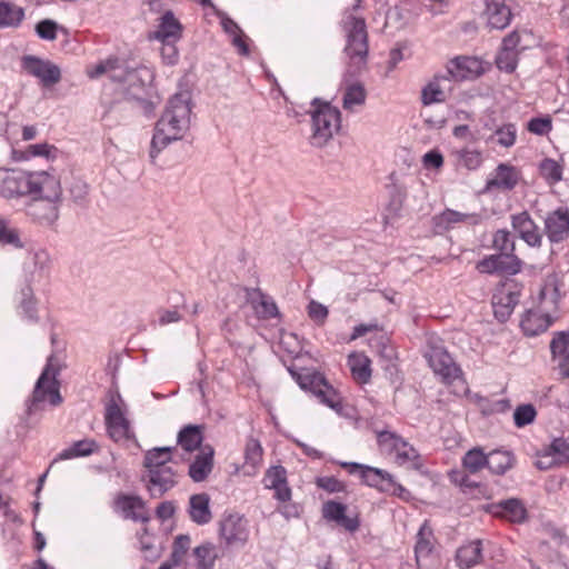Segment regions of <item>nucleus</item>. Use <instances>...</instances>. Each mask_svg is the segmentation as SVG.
Instances as JSON below:
<instances>
[{"instance_id": "2eb2a0df", "label": "nucleus", "mask_w": 569, "mask_h": 569, "mask_svg": "<svg viewBox=\"0 0 569 569\" xmlns=\"http://www.w3.org/2000/svg\"><path fill=\"white\" fill-rule=\"evenodd\" d=\"M113 507L116 511L122 513L124 519L136 522H148L150 520L146 501L140 496L119 493L114 498Z\"/></svg>"}, {"instance_id": "dca6fc26", "label": "nucleus", "mask_w": 569, "mask_h": 569, "mask_svg": "<svg viewBox=\"0 0 569 569\" xmlns=\"http://www.w3.org/2000/svg\"><path fill=\"white\" fill-rule=\"evenodd\" d=\"M491 30H503L512 20V11L507 0H485V10L481 14Z\"/></svg>"}, {"instance_id": "f8f14e48", "label": "nucleus", "mask_w": 569, "mask_h": 569, "mask_svg": "<svg viewBox=\"0 0 569 569\" xmlns=\"http://www.w3.org/2000/svg\"><path fill=\"white\" fill-rule=\"evenodd\" d=\"M219 533L228 547H242L249 539L248 521L239 513H229L221 519Z\"/></svg>"}, {"instance_id": "393cba45", "label": "nucleus", "mask_w": 569, "mask_h": 569, "mask_svg": "<svg viewBox=\"0 0 569 569\" xmlns=\"http://www.w3.org/2000/svg\"><path fill=\"white\" fill-rule=\"evenodd\" d=\"M213 449L202 447L194 460L190 463L188 475L194 482L204 481L213 469Z\"/></svg>"}, {"instance_id": "680f3d73", "label": "nucleus", "mask_w": 569, "mask_h": 569, "mask_svg": "<svg viewBox=\"0 0 569 569\" xmlns=\"http://www.w3.org/2000/svg\"><path fill=\"white\" fill-rule=\"evenodd\" d=\"M527 129L529 132L538 134V136H545L548 134L552 129V122L550 117H538L532 118L528 124Z\"/></svg>"}, {"instance_id": "4d7b16f0", "label": "nucleus", "mask_w": 569, "mask_h": 569, "mask_svg": "<svg viewBox=\"0 0 569 569\" xmlns=\"http://www.w3.org/2000/svg\"><path fill=\"white\" fill-rule=\"evenodd\" d=\"M315 396L331 409H339L341 407L340 399L336 392V390L326 381V386H321V388L317 389Z\"/></svg>"}, {"instance_id": "a18cd8bd", "label": "nucleus", "mask_w": 569, "mask_h": 569, "mask_svg": "<svg viewBox=\"0 0 569 569\" xmlns=\"http://www.w3.org/2000/svg\"><path fill=\"white\" fill-rule=\"evenodd\" d=\"M396 453V461L400 466L410 465L415 468L418 467L419 453L418 451L403 440L393 451Z\"/></svg>"}, {"instance_id": "1a4fd4ad", "label": "nucleus", "mask_w": 569, "mask_h": 569, "mask_svg": "<svg viewBox=\"0 0 569 569\" xmlns=\"http://www.w3.org/2000/svg\"><path fill=\"white\" fill-rule=\"evenodd\" d=\"M122 397L120 393L113 395L106 406L104 421L109 437L116 441H127L133 438L130 421L122 409Z\"/></svg>"}, {"instance_id": "9b49d317", "label": "nucleus", "mask_w": 569, "mask_h": 569, "mask_svg": "<svg viewBox=\"0 0 569 569\" xmlns=\"http://www.w3.org/2000/svg\"><path fill=\"white\" fill-rule=\"evenodd\" d=\"M487 455L480 447H475L462 457L463 470H452L449 473L450 480L461 487L473 488L477 483L471 481L469 475H475L486 467Z\"/></svg>"}, {"instance_id": "5fc2aeb1", "label": "nucleus", "mask_w": 569, "mask_h": 569, "mask_svg": "<svg viewBox=\"0 0 569 569\" xmlns=\"http://www.w3.org/2000/svg\"><path fill=\"white\" fill-rule=\"evenodd\" d=\"M190 543L191 540L188 535L177 536L172 545V552L169 560H171L173 565H180L190 548Z\"/></svg>"}, {"instance_id": "f03ea898", "label": "nucleus", "mask_w": 569, "mask_h": 569, "mask_svg": "<svg viewBox=\"0 0 569 569\" xmlns=\"http://www.w3.org/2000/svg\"><path fill=\"white\" fill-rule=\"evenodd\" d=\"M191 110V93L189 91L177 92L168 100L151 140L150 158L152 161L169 143L180 140L189 130Z\"/></svg>"}, {"instance_id": "79ce46f5", "label": "nucleus", "mask_w": 569, "mask_h": 569, "mask_svg": "<svg viewBox=\"0 0 569 569\" xmlns=\"http://www.w3.org/2000/svg\"><path fill=\"white\" fill-rule=\"evenodd\" d=\"M218 16L221 19V26L223 30L230 36H232V44L238 48L240 54L248 56L249 48L240 36V27L231 18L227 17V14L219 13Z\"/></svg>"}, {"instance_id": "bb28decb", "label": "nucleus", "mask_w": 569, "mask_h": 569, "mask_svg": "<svg viewBox=\"0 0 569 569\" xmlns=\"http://www.w3.org/2000/svg\"><path fill=\"white\" fill-rule=\"evenodd\" d=\"M518 303V295L516 292H499L492 297V308L495 318L500 322H506L511 316L516 305Z\"/></svg>"}, {"instance_id": "72a5a7b5", "label": "nucleus", "mask_w": 569, "mask_h": 569, "mask_svg": "<svg viewBox=\"0 0 569 569\" xmlns=\"http://www.w3.org/2000/svg\"><path fill=\"white\" fill-rule=\"evenodd\" d=\"M178 445L187 452H192L200 448L203 440L200 426L189 425L178 433Z\"/></svg>"}, {"instance_id": "20e7f679", "label": "nucleus", "mask_w": 569, "mask_h": 569, "mask_svg": "<svg viewBox=\"0 0 569 569\" xmlns=\"http://www.w3.org/2000/svg\"><path fill=\"white\" fill-rule=\"evenodd\" d=\"M36 187L30 193V202L27 204V214L41 226H52L59 218V207L62 200L60 180L48 172V179Z\"/></svg>"}, {"instance_id": "c85d7f7f", "label": "nucleus", "mask_w": 569, "mask_h": 569, "mask_svg": "<svg viewBox=\"0 0 569 569\" xmlns=\"http://www.w3.org/2000/svg\"><path fill=\"white\" fill-rule=\"evenodd\" d=\"M391 476L392 475L383 469L367 466L363 468L360 479L366 486L375 488L378 491L385 493L389 491V487L392 486Z\"/></svg>"}, {"instance_id": "a211bd4d", "label": "nucleus", "mask_w": 569, "mask_h": 569, "mask_svg": "<svg viewBox=\"0 0 569 569\" xmlns=\"http://www.w3.org/2000/svg\"><path fill=\"white\" fill-rule=\"evenodd\" d=\"M511 227L529 247L539 248L542 243V234L538 224L532 220L528 211L512 214Z\"/></svg>"}, {"instance_id": "e433bc0d", "label": "nucleus", "mask_w": 569, "mask_h": 569, "mask_svg": "<svg viewBox=\"0 0 569 569\" xmlns=\"http://www.w3.org/2000/svg\"><path fill=\"white\" fill-rule=\"evenodd\" d=\"M289 371L301 389L310 391L313 395L321 386H326L325 377L318 372H297L292 369H289Z\"/></svg>"}, {"instance_id": "13d9d810", "label": "nucleus", "mask_w": 569, "mask_h": 569, "mask_svg": "<svg viewBox=\"0 0 569 569\" xmlns=\"http://www.w3.org/2000/svg\"><path fill=\"white\" fill-rule=\"evenodd\" d=\"M246 462L256 466L262 459V447L259 440L256 438H248L244 449Z\"/></svg>"}, {"instance_id": "4be33fe9", "label": "nucleus", "mask_w": 569, "mask_h": 569, "mask_svg": "<svg viewBox=\"0 0 569 569\" xmlns=\"http://www.w3.org/2000/svg\"><path fill=\"white\" fill-rule=\"evenodd\" d=\"M247 301L251 305L258 318L268 320L279 317V310L274 300L263 293L259 288L247 289Z\"/></svg>"}, {"instance_id": "a878e982", "label": "nucleus", "mask_w": 569, "mask_h": 569, "mask_svg": "<svg viewBox=\"0 0 569 569\" xmlns=\"http://www.w3.org/2000/svg\"><path fill=\"white\" fill-rule=\"evenodd\" d=\"M210 498L207 493L192 495L189 499V516L190 519L197 525H207L212 519L210 510Z\"/></svg>"}, {"instance_id": "39448f33", "label": "nucleus", "mask_w": 569, "mask_h": 569, "mask_svg": "<svg viewBox=\"0 0 569 569\" xmlns=\"http://www.w3.org/2000/svg\"><path fill=\"white\" fill-rule=\"evenodd\" d=\"M62 369L61 361L52 353L48 357L47 363L38 378L32 396L26 401V415L28 418L44 410L47 399L51 406L62 402L60 383L57 379Z\"/></svg>"}, {"instance_id": "f3484780", "label": "nucleus", "mask_w": 569, "mask_h": 569, "mask_svg": "<svg viewBox=\"0 0 569 569\" xmlns=\"http://www.w3.org/2000/svg\"><path fill=\"white\" fill-rule=\"evenodd\" d=\"M545 231L550 242L558 243L569 237V208L559 207L545 219Z\"/></svg>"}, {"instance_id": "bf43d9fd", "label": "nucleus", "mask_w": 569, "mask_h": 569, "mask_svg": "<svg viewBox=\"0 0 569 569\" xmlns=\"http://www.w3.org/2000/svg\"><path fill=\"white\" fill-rule=\"evenodd\" d=\"M346 511H347L346 505H343L341 502L333 501V500L327 501L326 503H323V507H322V516L328 521L338 522V520H340L342 518V516L346 513Z\"/></svg>"}, {"instance_id": "b1692460", "label": "nucleus", "mask_w": 569, "mask_h": 569, "mask_svg": "<svg viewBox=\"0 0 569 569\" xmlns=\"http://www.w3.org/2000/svg\"><path fill=\"white\" fill-rule=\"evenodd\" d=\"M50 256L46 250L33 252L29 261L24 263V273L27 283L40 281L47 278L50 271Z\"/></svg>"}, {"instance_id": "5701e85b", "label": "nucleus", "mask_w": 569, "mask_h": 569, "mask_svg": "<svg viewBox=\"0 0 569 569\" xmlns=\"http://www.w3.org/2000/svg\"><path fill=\"white\" fill-rule=\"evenodd\" d=\"M519 171L511 164L499 163L495 170L493 176L487 180V190H512L519 181Z\"/></svg>"}, {"instance_id": "aec40b11", "label": "nucleus", "mask_w": 569, "mask_h": 569, "mask_svg": "<svg viewBox=\"0 0 569 569\" xmlns=\"http://www.w3.org/2000/svg\"><path fill=\"white\" fill-rule=\"evenodd\" d=\"M488 510L495 517L506 519L510 522L521 523L527 519V509L520 499L509 498L489 505Z\"/></svg>"}, {"instance_id": "49530a36", "label": "nucleus", "mask_w": 569, "mask_h": 569, "mask_svg": "<svg viewBox=\"0 0 569 569\" xmlns=\"http://www.w3.org/2000/svg\"><path fill=\"white\" fill-rule=\"evenodd\" d=\"M519 53L501 47L496 56V66L499 70L512 73L518 66Z\"/></svg>"}, {"instance_id": "603ef678", "label": "nucleus", "mask_w": 569, "mask_h": 569, "mask_svg": "<svg viewBox=\"0 0 569 569\" xmlns=\"http://www.w3.org/2000/svg\"><path fill=\"white\" fill-rule=\"evenodd\" d=\"M540 172L550 183H557L562 179V167L550 158H546L541 161Z\"/></svg>"}, {"instance_id": "37998d69", "label": "nucleus", "mask_w": 569, "mask_h": 569, "mask_svg": "<svg viewBox=\"0 0 569 569\" xmlns=\"http://www.w3.org/2000/svg\"><path fill=\"white\" fill-rule=\"evenodd\" d=\"M545 458H552L558 466L569 462V443L563 438H556L550 443Z\"/></svg>"}, {"instance_id": "0e129e2a", "label": "nucleus", "mask_w": 569, "mask_h": 569, "mask_svg": "<svg viewBox=\"0 0 569 569\" xmlns=\"http://www.w3.org/2000/svg\"><path fill=\"white\" fill-rule=\"evenodd\" d=\"M316 485L318 488H321L330 493L343 492L346 490L345 483L335 477H318L316 479Z\"/></svg>"}, {"instance_id": "7ed1b4c3", "label": "nucleus", "mask_w": 569, "mask_h": 569, "mask_svg": "<svg viewBox=\"0 0 569 569\" xmlns=\"http://www.w3.org/2000/svg\"><path fill=\"white\" fill-rule=\"evenodd\" d=\"M172 450V447H157L144 453L146 472L141 480L153 499L161 498L178 485V472L170 465Z\"/></svg>"}, {"instance_id": "f257e3e1", "label": "nucleus", "mask_w": 569, "mask_h": 569, "mask_svg": "<svg viewBox=\"0 0 569 569\" xmlns=\"http://www.w3.org/2000/svg\"><path fill=\"white\" fill-rule=\"evenodd\" d=\"M102 74H107L111 81L118 83L124 98L134 101L146 114L153 111L154 106L150 101L149 87L146 82L151 74L147 68H132L119 58H108L88 71V76L92 79Z\"/></svg>"}, {"instance_id": "4468645a", "label": "nucleus", "mask_w": 569, "mask_h": 569, "mask_svg": "<svg viewBox=\"0 0 569 569\" xmlns=\"http://www.w3.org/2000/svg\"><path fill=\"white\" fill-rule=\"evenodd\" d=\"M182 33L183 26L171 10H167L157 19L154 30L149 32L148 39L158 42L179 41Z\"/></svg>"}, {"instance_id": "6e6d98bb", "label": "nucleus", "mask_w": 569, "mask_h": 569, "mask_svg": "<svg viewBox=\"0 0 569 569\" xmlns=\"http://www.w3.org/2000/svg\"><path fill=\"white\" fill-rule=\"evenodd\" d=\"M287 482V471L282 466H274L267 470L263 483L267 489H273Z\"/></svg>"}, {"instance_id": "69168bd1", "label": "nucleus", "mask_w": 569, "mask_h": 569, "mask_svg": "<svg viewBox=\"0 0 569 569\" xmlns=\"http://www.w3.org/2000/svg\"><path fill=\"white\" fill-rule=\"evenodd\" d=\"M405 439L398 436L395 432L390 431H380L378 432V443L381 448L395 451V449Z\"/></svg>"}, {"instance_id": "864d4df0", "label": "nucleus", "mask_w": 569, "mask_h": 569, "mask_svg": "<svg viewBox=\"0 0 569 569\" xmlns=\"http://www.w3.org/2000/svg\"><path fill=\"white\" fill-rule=\"evenodd\" d=\"M537 411L533 405L525 403L515 409L513 421L518 428H522L532 423L536 419Z\"/></svg>"}, {"instance_id": "052dcab7", "label": "nucleus", "mask_w": 569, "mask_h": 569, "mask_svg": "<svg viewBox=\"0 0 569 569\" xmlns=\"http://www.w3.org/2000/svg\"><path fill=\"white\" fill-rule=\"evenodd\" d=\"M58 24L50 19H44L36 24V33L39 38L52 41L57 38Z\"/></svg>"}, {"instance_id": "6e6552de", "label": "nucleus", "mask_w": 569, "mask_h": 569, "mask_svg": "<svg viewBox=\"0 0 569 569\" xmlns=\"http://www.w3.org/2000/svg\"><path fill=\"white\" fill-rule=\"evenodd\" d=\"M48 179L47 171H22L0 168V196L7 199L29 196Z\"/></svg>"}, {"instance_id": "de8ad7c7", "label": "nucleus", "mask_w": 569, "mask_h": 569, "mask_svg": "<svg viewBox=\"0 0 569 569\" xmlns=\"http://www.w3.org/2000/svg\"><path fill=\"white\" fill-rule=\"evenodd\" d=\"M492 249L501 253H515L516 243L511 237V233L507 229H499L493 233Z\"/></svg>"}, {"instance_id": "f704fd0d", "label": "nucleus", "mask_w": 569, "mask_h": 569, "mask_svg": "<svg viewBox=\"0 0 569 569\" xmlns=\"http://www.w3.org/2000/svg\"><path fill=\"white\" fill-rule=\"evenodd\" d=\"M98 449V446L94 440L91 439H82L73 442L70 447L63 449L54 461L58 460H68L78 457H87L93 453Z\"/></svg>"}, {"instance_id": "3c124183", "label": "nucleus", "mask_w": 569, "mask_h": 569, "mask_svg": "<svg viewBox=\"0 0 569 569\" xmlns=\"http://www.w3.org/2000/svg\"><path fill=\"white\" fill-rule=\"evenodd\" d=\"M0 246H12L14 248L23 247L19 231L10 227L3 219H0Z\"/></svg>"}, {"instance_id": "58836bf2", "label": "nucleus", "mask_w": 569, "mask_h": 569, "mask_svg": "<svg viewBox=\"0 0 569 569\" xmlns=\"http://www.w3.org/2000/svg\"><path fill=\"white\" fill-rule=\"evenodd\" d=\"M495 256L497 259L498 274L515 276L521 271L522 261L516 253L497 252Z\"/></svg>"}, {"instance_id": "473e14b6", "label": "nucleus", "mask_w": 569, "mask_h": 569, "mask_svg": "<svg viewBox=\"0 0 569 569\" xmlns=\"http://www.w3.org/2000/svg\"><path fill=\"white\" fill-rule=\"evenodd\" d=\"M19 313L30 322H38L37 313V300L33 295V290L29 283H27L19 292Z\"/></svg>"}, {"instance_id": "0eeeda50", "label": "nucleus", "mask_w": 569, "mask_h": 569, "mask_svg": "<svg viewBox=\"0 0 569 569\" xmlns=\"http://www.w3.org/2000/svg\"><path fill=\"white\" fill-rule=\"evenodd\" d=\"M312 110L309 112L312 121L311 144L323 147L340 129L341 113L329 102L315 98L311 101Z\"/></svg>"}, {"instance_id": "e2e57ef3", "label": "nucleus", "mask_w": 569, "mask_h": 569, "mask_svg": "<svg viewBox=\"0 0 569 569\" xmlns=\"http://www.w3.org/2000/svg\"><path fill=\"white\" fill-rule=\"evenodd\" d=\"M177 42L178 41L160 42L162 44L160 54H161V59H162L163 63H166L168 66H174L178 63L179 51L176 46Z\"/></svg>"}, {"instance_id": "423d86ee", "label": "nucleus", "mask_w": 569, "mask_h": 569, "mask_svg": "<svg viewBox=\"0 0 569 569\" xmlns=\"http://www.w3.org/2000/svg\"><path fill=\"white\" fill-rule=\"evenodd\" d=\"M341 28L346 37L343 52L349 59L348 72H359L366 67L369 52L366 20L346 11Z\"/></svg>"}, {"instance_id": "6ab92c4d", "label": "nucleus", "mask_w": 569, "mask_h": 569, "mask_svg": "<svg viewBox=\"0 0 569 569\" xmlns=\"http://www.w3.org/2000/svg\"><path fill=\"white\" fill-rule=\"evenodd\" d=\"M481 216L478 213H462L452 209H446L432 218V228L436 233L442 234L457 223L463 222L477 226L481 222Z\"/></svg>"}, {"instance_id": "338daca9", "label": "nucleus", "mask_w": 569, "mask_h": 569, "mask_svg": "<svg viewBox=\"0 0 569 569\" xmlns=\"http://www.w3.org/2000/svg\"><path fill=\"white\" fill-rule=\"evenodd\" d=\"M328 313V308L318 301L312 300L308 306V316L319 325L326 321Z\"/></svg>"}, {"instance_id": "ddd939ff", "label": "nucleus", "mask_w": 569, "mask_h": 569, "mask_svg": "<svg viewBox=\"0 0 569 569\" xmlns=\"http://www.w3.org/2000/svg\"><path fill=\"white\" fill-rule=\"evenodd\" d=\"M21 64L23 70L30 76L38 78L43 87H52L61 80L60 68L50 60L36 56H24Z\"/></svg>"}, {"instance_id": "c03bdc74", "label": "nucleus", "mask_w": 569, "mask_h": 569, "mask_svg": "<svg viewBox=\"0 0 569 569\" xmlns=\"http://www.w3.org/2000/svg\"><path fill=\"white\" fill-rule=\"evenodd\" d=\"M366 101V90L359 82L348 84L343 94V108L351 110L353 106L363 104Z\"/></svg>"}, {"instance_id": "412c9836", "label": "nucleus", "mask_w": 569, "mask_h": 569, "mask_svg": "<svg viewBox=\"0 0 569 569\" xmlns=\"http://www.w3.org/2000/svg\"><path fill=\"white\" fill-rule=\"evenodd\" d=\"M549 347L560 376H569V330L555 332Z\"/></svg>"}, {"instance_id": "7c9ffc66", "label": "nucleus", "mask_w": 569, "mask_h": 569, "mask_svg": "<svg viewBox=\"0 0 569 569\" xmlns=\"http://www.w3.org/2000/svg\"><path fill=\"white\" fill-rule=\"evenodd\" d=\"M448 76H436L433 80L427 83L421 90V101L425 106L443 102L446 93L442 82H449Z\"/></svg>"}, {"instance_id": "09e8293b", "label": "nucleus", "mask_w": 569, "mask_h": 569, "mask_svg": "<svg viewBox=\"0 0 569 569\" xmlns=\"http://www.w3.org/2000/svg\"><path fill=\"white\" fill-rule=\"evenodd\" d=\"M496 138V142L503 148H511L516 143L517 127L513 123H506L499 127L491 139Z\"/></svg>"}, {"instance_id": "c756f323", "label": "nucleus", "mask_w": 569, "mask_h": 569, "mask_svg": "<svg viewBox=\"0 0 569 569\" xmlns=\"http://www.w3.org/2000/svg\"><path fill=\"white\" fill-rule=\"evenodd\" d=\"M482 547L480 540L470 541L461 546L456 553V560L461 568H471L480 562Z\"/></svg>"}, {"instance_id": "2f4dec72", "label": "nucleus", "mask_w": 569, "mask_h": 569, "mask_svg": "<svg viewBox=\"0 0 569 569\" xmlns=\"http://www.w3.org/2000/svg\"><path fill=\"white\" fill-rule=\"evenodd\" d=\"M515 463L510 451L492 450L487 455L486 467L495 475H505Z\"/></svg>"}, {"instance_id": "9d476101", "label": "nucleus", "mask_w": 569, "mask_h": 569, "mask_svg": "<svg viewBox=\"0 0 569 569\" xmlns=\"http://www.w3.org/2000/svg\"><path fill=\"white\" fill-rule=\"evenodd\" d=\"M426 358L433 372L441 378L445 383H452L459 379L462 371L456 365L449 352L441 346H432L426 352Z\"/></svg>"}, {"instance_id": "774afa93", "label": "nucleus", "mask_w": 569, "mask_h": 569, "mask_svg": "<svg viewBox=\"0 0 569 569\" xmlns=\"http://www.w3.org/2000/svg\"><path fill=\"white\" fill-rule=\"evenodd\" d=\"M501 47L520 53L527 46L521 44V36L518 30H513L502 39Z\"/></svg>"}, {"instance_id": "cd10ccee", "label": "nucleus", "mask_w": 569, "mask_h": 569, "mask_svg": "<svg viewBox=\"0 0 569 569\" xmlns=\"http://www.w3.org/2000/svg\"><path fill=\"white\" fill-rule=\"evenodd\" d=\"M550 323L549 316L529 310L523 315L520 327L526 336L535 337L545 332Z\"/></svg>"}, {"instance_id": "a19ab883", "label": "nucleus", "mask_w": 569, "mask_h": 569, "mask_svg": "<svg viewBox=\"0 0 569 569\" xmlns=\"http://www.w3.org/2000/svg\"><path fill=\"white\" fill-rule=\"evenodd\" d=\"M349 366L352 372L353 378L361 382L366 383L370 380L371 369H370V360L363 355H351L349 356Z\"/></svg>"}, {"instance_id": "4c0bfd02", "label": "nucleus", "mask_w": 569, "mask_h": 569, "mask_svg": "<svg viewBox=\"0 0 569 569\" xmlns=\"http://www.w3.org/2000/svg\"><path fill=\"white\" fill-rule=\"evenodd\" d=\"M23 18L22 8L9 2H0V28L18 27Z\"/></svg>"}, {"instance_id": "ea45409f", "label": "nucleus", "mask_w": 569, "mask_h": 569, "mask_svg": "<svg viewBox=\"0 0 569 569\" xmlns=\"http://www.w3.org/2000/svg\"><path fill=\"white\" fill-rule=\"evenodd\" d=\"M197 569H211L218 558L217 548L211 542H204L193 549Z\"/></svg>"}, {"instance_id": "c9c22d12", "label": "nucleus", "mask_w": 569, "mask_h": 569, "mask_svg": "<svg viewBox=\"0 0 569 569\" xmlns=\"http://www.w3.org/2000/svg\"><path fill=\"white\" fill-rule=\"evenodd\" d=\"M480 62L476 58L458 57L451 62L448 73L453 78L465 79L469 74H478Z\"/></svg>"}, {"instance_id": "8fccbe9b", "label": "nucleus", "mask_w": 569, "mask_h": 569, "mask_svg": "<svg viewBox=\"0 0 569 569\" xmlns=\"http://www.w3.org/2000/svg\"><path fill=\"white\" fill-rule=\"evenodd\" d=\"M458 163L468 170H476L482 163V154L478 150L462 149L456 152Z\"/></svg>"}]
</instances>
